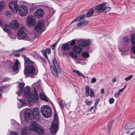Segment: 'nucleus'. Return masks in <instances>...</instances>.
Returning <instances> with one entry per match:
<instances>
[{
  "mask_svg": "<svg viewBox=\"0 0 135 135\" xmlns=\"http://www.w3.org/2000/svg\"><path fill=\"white\" fill-rule=\"evenodd\" d=\"M25 60V62L29 64L26 66L24 70V75L33 78L35 75H36L38 72V69L37 66L35 64V62L25 55H23Z\"/></svg>",
  "mask_w": 135,
  "mask_h": 135,
  "instance_id": "1",
  "label": "nucleus"
},
{
  "mask_svg": "<svg viewBox=\"0 0 135 135\" xmlns=\"http://www.w3.org/2000/svg\"><path fill=\"white\" fill-rule=\"evenodd\" d=\"M24 94L27 98L29 104L31 105L33 103H37L38 100V95L35 88L31 93L29 86H26L25 88Z\"/></svg>",
  "mask_w": 135,
  "mask_h": 135,
  "instance_id": "2",
  "label": "nucleus"
},
{
  "mask_svg": "<svg viewBox=\"0 0 135 135\" xmlns=\"http://www.w3.org/2000/svg\"><path fill=\"white\" fill-rule=\"evenodd\" d=\"M54 117V120L50 127V129L52 133L54 134H56L59 128V125L58 124L59 119L56 113H55Z\"/></svg>",
  "mask_w": 135,
  "mask_h": 135,
  "instance_id": "3",
  "label": "nucleus"
},
{
  "mask_svg": "<svg viewBox=\"0 0 135 135\" xmlns=\"http://www.w3.org/2000/svg\"><path fill=\"white\" fill-rule=\"evenodd\" d=\"M41 111L42 115L45 118H49L52 115L51 109L48 106L44 105L42 106L41 108Z\"/></svg>",
  "mask_w": 135,
  "mask_h": 135,
  "instance_id": "4",
  "label": "nucleus"
},
{
  "mask_svg": "<svg viewBox=\"0 0 135 135\" xmlns=\"http://www.w3.org/2000/svg\"><path fill=\"white\" fill-rule=\"evenodd\" d=\"M53 65L50 66L52 74L56 76H58V73L60 71L59 68L57 61L55 59H54L52 61Z\"/></svg>",
  "mask_w": 135,
  "mask_h": 135,
  "instance_id": "5",
  "label": "nucleus"
},
{
  "mask_svg": "<svg viewBox=\"0 0 135 135\" xmlns=\"http://www.w3.org/2000/svg\"><path fill=\"white\" fill-rule=\"evenodd\" d=\"M44 26V21L42 20H40L38 21L35 27V30L38 33H41L45 30Z\"/></svg>",
  "mask_w": 135,
  "mask_h": 135,
  "instance_id": "6",
  "label": "nucleus"
},
{
  "mask_svg": "<svg viewBox=\"0 0 135 135\" xmlns=\"http://www.w3.org/2000/svg\"><path fill=\"white\" fill-rule=\"evenodd\" d=\"M27 34V31L26 29L23 27L20 28L17 32L18 38L19 40L22 39H24Z\"/></svg>",
  "mask_w": 135,
  "mask_h": 135,
  "instance_id": "7",
  "label": "nucleus"
},
{
  "mask_svg": "<svg viewBox=\"0 0 135 135\" xmlns=\"http://www.w3.org/2000/svg\"><path fill=\"white\" fill-rule=\"evenodd\" d=\"M32 110L30 109H27L25 112V117L27 122H31L33 119Z\"/></svg>",
  "mask_w": 135,
  "mask_h": 135,
  "instance_id": "8",
  "label": "nucleus"
},
{
  "mask_svg": "<svg viewBox=\"0 0 135 135\" xmlns=\"http://www.w3.org/2000/svg\"><path fill=\"white\" fill-rule=\"evenodd\" d=\"M91 42V40L89 39H80L78 41V44L80 47H85L88 46Z\"/></svg>",
  "mask_w": 135,
  "mask_h": 135,
  "instance_id": "9",
  "label": "nucleus"
},
{
  "mask_svg": "<svg viewBox=\"0 0 135 135\" xmlns=\"http://www.w3.org/2000/svg\"><path fill=\"white\" fill-rule=\"evenodd\" d=\"M9 7L11 10L15 13H17V2L15 1L9 2Z\"/></svg>",
  "mask_w": 135,
  "mask_h": 135,
  "instance_id": "10",
  "label": "nucleus"
},
{
  "mask_svg": "<svg viewBox=\"0 0 135 135\" xmlns=\"http://www.w3.org/2000/svg\"><path fill=\"white\" fill-rule=\"evenodd\" d=\"M19 14L22 16H25L28 13V10L27 7L24 6H22L20 7L18 10Z\"/></svg>",
  "mask_w": 135,
  "mask_h": 135,
  "instance_id": "11",
  "label": "nucleus"
},
{
  "mask_svg": "<svg viewBox=\"0 0 135 135\" xmlns=\"http://www.w3.org/2000/svg\"><path fill=\"white\" fill-rule=\"evenodd\" d=\"M36 23V20L32 15H29L27 18V23L30 26L34 25Z\"/></svg>",
  "mask_w": 135,
  "mask_h": 135,
  "instance_id": "12",
  "label": "nucleus"
},
{
  "mask_svg": "<svg viewBox=\"0 0 135 135\" xmlns=\"http://www.w3.org/2000/svg\"><path fill=\"white\" fill-rule=\"evenodd\" d=\"M44 13V11L42 9H38L35 12L34 15L36 18H40L43 16Z\"/></svg>",
  "mask_w": 135,
  "mask_h": 135,
  "instance_id": "13",
  "label": "nucleus"
},
{
  "mask_svg": "<svg viewBox=\"0 0 135 135\" xmlns=\"http://www.w3.org/2000/svg\"><path fill=\"white\" fill-rule=\"evenodd\" d=\"M32 113L33 119H36V118H38L40 114L39 108L37 107L34 108L33 109Z\"/></svg>",
  "mask_w": 135,
  "mask_h": 135,
  "instance_id": "14",
  "label": "nucleus"
},
{
  "mask_svg": "<svg viewBox=\"0 0 135 135\" xmlns=\"http://www.w3.org/2000/svg\"><path fill=\"white\" fill-rule=\"evenodd\" d=\"M18 85L17 86V94H19L22 93L23 92V88L25 86V83L23 82L18 83Z\"/></svg>",
  "mask_w": 135,
  "mask_h": 135,
  "instance_id": "15",
  "label": "nucleus"
},
{
  "mask_svg": "<svg viewBox=\"0 0 135 135\" xmlns=\"http://www.w3.org/2000/svg\"><path fill=\"white\" fill-rule=\"evenodd\" d=\"M104 3L99 4L96 6L95 8V10L97 11V13H100L104 11Z\"/></svg>",
  "mask_w": 135,
  "mask_h": 135,
  "instance_id": "16",
  "label": "nucleus"
},
{
  "mask_svg": "<svg viewBox=\"0 0 135 135\" xmlns=\"http://www.w3.org/2000/svg\"><path fill=\"white\" fill-rule=\"evenodd\" d=\"M24 39L27 40H33L35 38V35L33 33L26 34Z\"/></svg>",
  "mask_w": 135,
  "mask_h": 135,
  "instance_id": "17",
  "label": "nucleus"
},
{
  "mask_svg": "<svg viewBox=\"0 0 135 135\" xmlns=\"http://www.w3.org/2000/svg\"><path fill=\"white\" fill-rule=\"evenodd\" d=\"M9 25L12 29H16L17 28V21L16 20L12 21L10 23Z\"/></svg>",
  "mask_w": 135,
  "mask_h": 135,
  "instance_id": "18",
  "label": "nucleus"
},
{
  "mask_svg": "<svg viewBox=\"0 0 135 135\" xmlns=\"http://www.w3.org/2000/svg\"><path fill=\"white\" fill-rule=\"evenodd\" d=\"M35 132H36L38 134H42L44 133V130L42 127L38 126Z\"/></svg>",
  "mask_w": 135,
  "mask_h": 135,
  "instance_id": "19",
  "label": "nucleus"
},
{
  "mask_svg": "<svg viewBox=\"0 0 135 135\" xmlns=\"http://www.w3.org/2000/svg\"><path fill=\"white\" fill-rule=\"evenodd\" d=\"M38 126L37 125L36 122H31L30 127L31 130L35 132Z\"/></svg>",
  "mask_w": 135,
  "mask_h": 135,
  "instance_id": "20",
  "label": "nucleus"
},
{
  "mask_svg": "<svg viewBox=\"0 0 135 135\" xmlns=\"http://www.w3.org/2000/svg\"><path fill=\"white\" fill-rule=\"evenodd\" d=\"M73 51L77 53L80 54L82 50V49L78 46H75L73 48Z\"/></svg>",
  "mask_w": 135,
  "mask_h": 135,
  "instance_id": "21",
  "label": "nucleus"
},
{
  "mask_svg": "<svg viewBox=\"0 0 135 135\" xmlns=\"http://www.w3.org/2000/svg\"><path fill=\"white\" fill-rule=\"evenodd\" d=\"M61 49L62 50L67 51L69 49L70 47L69 45L67 43H65L62 45Z\"/></svg>",
  "mask_w": 135,
  "mask_h": 135,
  "instance_id": "22",
  "label": "nucleus"
},
{
  "mask_svg": "<svg viewBox=\"0 0 135 135\" xmlns=\"http://www.w3.org/2000/svg\"><path fill=\"white\" fill-rule=\"evenodd\" d=\"M29 131L26 128L21 131V135H30Z\"/></svg>",
  "mask_w": 135,
  "mask_h": 135,
  "instance_id": "23",
  "label": "nucleus"
},
{
  "mask_svg": "<svg viewBox=\"0 0 135 135\" xmlns=\"http://www.w3.org/2000/svg\"><path fill=\"white\" fill-rule=\"evenodd\" d=\"M40 98L41 99L47 102L49 101L48 99L46 98V97L45 96L44 94L43 93H40Z\"/></svg>",
  "mask_w": 135,
  "mask_h": 135,
  "instance_id": "24",
  "label": "nucleus"
},
{
  "mask_svg": "<svg viewBox=\"0 0 135 135\" xmlns=\"http://www.w3.org/2000/svg\"><path fill=\"white\" fill-rule=\"evenodd\" d=\"M57 99L60 107L62 108H63L65 105V102L60 100L59 98H58Z\"/></svg>",
  "mask_w": 135,
  "mask_h": 135,
  "instance_id": "25",
  "label": "nucleus"
},
{
  "mask_svg": "<svg viewBox=\"0 0 135 135\" xmlns=\"http://www.w3.org/2000/svg\"><path fill=\"white\" fill-rule=\"evenodd\" d=\"M94 11L93 8H91L87 13L86 16L88 17H89L93 15L94 13Z\"/></svg>",
  "mask_w": 135,
  "mask_h": 135,
  "instance_id": "26",
  "label": "nucleus"
},
{
  "mask_svg": "<svg viewBox=\"0 0 135 135\" xmlns=\"http://www.w3.org/2000/svg\"><path fill=\"white\" fill-rule=\"evenodd\" d=\"M85 94L86 97H88L89 96L90 93V88L88 86H86L85 87Z\"/></svg>",
  "mask_w": 135,
  "mask_h": 135,
  "instance_id": "27",
  "label": "nucleus"
},
{
  "mask_svg": "<svg viewBox=\"0 0 135 135\" xmlns=\"http://www.w3.org/2000/svg\"><path fill=\"white\" fill-rule=\"evenodd\" d=\"M3 30L5 32H6L8 33L11 32V29L10 27L7 25H5L4 27L3 28Z\"/></svg>",
  "mask_w": 135,
  "mask_h": 135,
  "instance_id": "28",
  "label": "nucleus"
},
{
  "mask_svg": "<svg viewBox=\"0 0 135 135\" xmlns=\"http://www.w3.org/2000/svg\"><path fill=\"white\" fill-rule=\"evenodd\" d=\"M69 54L75 60L77 59V57L76 55L73 52H70L69 53Z\"/></svg>",
  "mask_w": 135,
  "mask_h": 135,
  "instance_id": "29",
  "label": "nucleus"
},
{
  "mask_svg": "<svg viewBox=\"0 0 135 135\" xmlns=\"http://www.w3.org/2000/svg\"><path fill=\"white\" fill-rule=\"evenodd\" d=\"M86 17V15H80L79 16L77 17L76 19L75 20L76 21H78L80 20L83 19Z\"/></svg>",
  "mask_w": 135,
  "mask_h": 135,
  "instance_id": "30",
  "label": "nucleus"
},
{
  "mask_svg": "<svg viewBox=\"0 0 135 135\" xmlns=\"http://www.w3.org/2000/svg\"><path fill=\"white\" fill-rule=\"evenodd\" d=\"M81 54L82 56L85 58H88L89 56L88 52L87 51L83 52Z\"/></svg>",
  "mask_w": 135,
  "mask_h": 135,
  "instance_id": "31",
  "label": "nucleus"
},
{
  "mask_svg": "<svg viewBox=\"0 0 135 135\" xmlns=\"http://www.w3.org/2000/svg\"><path fill=\"white\" fill-rule=\"evenodd\" d=\"M131 41L133 44H135V34L131 35Z\"/></svg>",
  "mask_w": 135,
  "mask_h": 135,
  "instance_id": "32",
  "label": "nucleus"
},
{
  "mask_svg": "<svg viewBox=\"0 0 135 135\" xmlns=\"http://www.w3.org/2000/svg\"><path fill=\"white\" fill-rule=\"evenodd\" d=\"M41 52L44 56L45 58L47 60H48V56L46 54V51L45 50H42L41 51Z\"/></svg>",
  "mask_w": 135,
  "mask_h": 135,
  "instance_id": "33",
  "label": "nucleus"
},
{
  "mask_svg": "<svg viewBox=\"0 0 135 135\" xmlns=\"http://www.w3.org/2000/svg\"><path fill=\"white\" fill-rule=\"evenodd\" d=\"M13 70L14 71H17V59H16L15 61V63L14 65L13 68Z\"/></svg>",
  "mask_w": 135,
  "mask_h": 135,
  "instance_id": "34",
  "label": "nucleus"
},
{
  "mask_svg": "<svg viewBox=\"0 0 135 135\" xmlns=\"http://www.w3.org/2000/svg\"><path fill=\"white\" fill-rule=\"evenodd\" d=\"M76 25L77 27H83L84 26L83 24V23L82 22H79L77 23L76 24Z\"/></svg>",
  "mask_w": 135,
  "mask_h": 135,
  "instance_id": "35",
  "label": "nucleus"
},
{
  "mask_svg": "<svg viewBox=\"0 0 135 135\" xmlns=\"http://www.w3.org/2000/svg\"><path fill=\"white\" fill-rule=\"evenodd\" d=\"M4 15L8 17H10L11 16V13L10 12L6 11L4 13Z\"/></svg>",
  "mask_w": 135,
  "mask_h": 135,
  "instance_id": "36",
  "label": "nucleus"
},
{
  "mask_svg": "<svg viewBox=\"0 0 135 135\" xmlns=\"http://www.w3.org/2000/svg\"><path fill=\"white\" fill-rule=\"evenodd\" d=\"M104 11H105V12H108L111 9V8L110 7H106L105 5L106 4V3H104Z\"/></svg>",
  "mask_w": 135,
  "mask_h": 135,
  "instance_id": "37",
  "label": "nucleus"
},
{
  "mask_svg": "<svg viewBox=\"0 0 135 135\" xmlns=\"http://www.w3.org/2000/svg\"><path fill=\"white\" fill-rule=\"evenodd\" d=\"M4 6V2H1L0 3V11L2 9Z\"/></svg>",
  "mask_w": 135,
  "mask_h": 135,
  "instance_id": "38",
  "label": "nucleus"
},
{
  "mask_svg": "<svg viewBox=\"0 0 135 135\" xmlns=\"http://www.w3.org/2000/svg\"><path fill=\"white\" fill-rule=\"evenodd\" d=\"M75 71L76 73L78 74L79 76H81L84 78L85 77V76L83 75L80 72L78 71L75 70Z\"/></svg>",
  "mask_w": 135,
  "mask_h": 135,
  "instance_id": "39",
  "label": "nucleus"
},
{
  "mask_svg": "<svg viewBox=\"0 0 135 135\" xmlns=\"http://www.w3.org/2000/svg\"><path fill=\"white\" fill-rule=\"evenodd\" d=\"M90 97H93L94 95V93L93 90L91 89H90Z\"/></svg>",
  "mask_w": 135,
  "mask_h": 135,
  "instance_id": "40",
  "label": "nucleus"
},
{
  "mask_svg": "<svg viewBox=\"0 0 135 135\" xmlns=\"http://www.w3.org/2000/svg\"><path fill=\"white\" fill-rule=\"evenodd\" d=\"M133 76L132 75H130L128 76L126 78H125V80L126 81H128L130 80L132 77Z\"/></svg>",
  "mask_w": 135,
  "mask_h": 135,
  "instance_id": "41",
  "label": "nucleus"
},
{
  "mask_svg": "<svg viewBox=\"0 0 135 135\" xmlns=\"http://www.w3.org/2000/svg\"><path fill=\"white\" fill-rule=\"evenodd\" d=\"M85 102L86 104L87 105H91V101H89L88 100H85Z\"/></svg>",
  "mask_w": 135,
  "mask_h": 135,
  "instance_id": "42",
  "label": "nucleus"
},
{
  "mask_svg": "<svg viewBox=\"0 0 135 135\" xmlns=\"http://www.w3.org/2000/svg\"><path fill=\"white\" fill-rule=\"evenodd\" d=\"M114 99L113 98H110L109 99V103L110 104H112L114 102Z\"/></svg>",
  "mask_w": 135,
  "mask_h": 135,
  "instance_id": "43",
  "label": "nucleus"
},
{
  "mask_svg": "<svg viewBox=\"0 0 135 135\" xmlns=\"http://www.w3.org/2000/svg\"><path fill=\"white\" fill-rule=\"evenodd\" d=\"M97 81V79L95 78H93L91 80V83H94Z\"/></svg>",
  "mask_w": 135,
  "mask_h": 135,
  "instance_id": "44",
  "label": "nucleus"
},
{
  "mask_svg": "<svg viewBox=\"0 0 135 135\" xmlns=\"http://www.w3.org/2000/svg\"><path fill=\"white\" fill-rule=\"evenodd\" d=\"M9 133L11 135H17V133L16 132H10Z\"/></svg>",
  "mask_w": 135,
  "mask_h": 135,
  "instance_id": "45",
  "label": "nucleus"
},
{
  "mask_svg": "<svg viewBox=\"0 0 135 135\" xmlns=\"http://www.w3.org/2000/svg\"><path fill=\"white\" fill-rule=\"evenodd\" d=\"M75 44V42L74 40H73L71 41L70 43V45L71 46H72L74 45Z\"/></svg>",
  "mask_w": 135,
  "mask_h": 135,
  "instance_id": "46",
  "label": "nucleus"
},
{
  "mask_svg": "<svg viewBox=\"0 0 135 135\" xmlns=\"http://www.w3.org/2000/svg\"><path fill=\"white\" fill-rule=\"evenodd\" d=\"M112 124L111 123L109 124V126H108L107 129H108V132H109L112 126Z\"/></svg>",
  "mask_w": 135,
  "mask_h": 135,
  "instance_id": "47",
  "label": "nucleus"
},
{
  "mask_svg": "<svg viewBox=\"0 0 135 135\" xmlns=\"http://www.w3.org/2000/svg\"><path fill=\"white\" fill-rule=\"evenodd\" d=\"M132 51L135 55V46L132 47Z\"/></svg>",
  "mask_w": 135,
  "mask_h": 135,
  "instance_id": "48",
  "label": "nucleus"
},
{
  "mask_svg": "<svg viewBox=\"0 0 135 135\" xmlns=\"http://www.w3.org/2000/svg\"><path fill=\"white\" fill-rule=\"evenodd\" d=\"M17 51L16 50L15 52H13L11 54V55L13 56L14 55L16 57L17 56Z\"/></svg>",
  "mask_w": 135,
  "mask_h": 135,
  "instance_id": "49",
  "label": "nucleus"
},
{
  "mask_svg": "<svg viewBox=\"0 0 135 135\" xmlns=\"http://www.w3.org/2000/svg\"><path fill=\"white\" fill-rule=\"evenodd\" d=\"M20 61L17 60V70L20 69Z\"/></svg>",
  "mask_w": 135,
  "mask_h": 135,
  "instance_id": "50",
  "label": "nucleus"
},
{
  "mask_svg": "<svg viewBox=\"0 0 135 135\" xmlns=\"http://www.w3.org/2000/svg\"><path fill=\"white\" fill-rule=\"evenodd\" d=\"M124 40L126 42H128L129 41V38L127 37H124L123 38Z\"/></svg>",
  "mask_w": 135,
  "mask_h": 135,
  "instance_id": "51",
  "label": "nucleus"
},
{
  "mask_svg": "<svg viewBox=\"0 0 135 135\" xmlns=\"http://www.w3.org/2000/svg\"><path fill=\"white\" fill-rule=\"evenodd\" d=\"M83 23L84 26H85L87 25L89 23V21H85L82 22Z\"/></svg>",
  "mask_w": 135,
  "mask_h": 135,
  "instance_id": "52",
  "label": "nucleus"
},
{
  "mask_svg": "<svg viewBox=\"0 0 135 135\" xmlns=\"http://www.w3.org/2000/svg\"><path fill=\"white\" fill-rule=\"evenodd\" d=\"M46 52H47L48 54H50L51 52V50L50 49H47L46 50Z\"/></svg>",
  "mask_w": 135,
  "mask_h": 135,
  "instance_id": "53",
  "label": "nucleus"
},
{
  "mask_svg": "<svg viewBox=\"0 0 135 135\" xmlns=\"http://www.w3.org/2000/svg\"><path fill=\"white\" fill-rule=\"evenodd\" d=\"M0 26L3 28V23L2 20L0 19Z\"/></svg>",
  "mask_w": 135,
  "mask_h": 135,
  "instance_id": "54",
  "label": "nucleus"
},
{
  "mask_svg": "<svg viewBox=\"0 0 135 135\" xmlns=\"http://www.w3.org/2000/svg\"><path fill=\"white\" fill-rule=\"evenodd\" d=\"M11 123L14 125L16 124V121L12 119L11 120Z\"/></svg>",
  "mask_w": 135,
  "mask_h": 135,
  "instance_id": "55",
  "label": "nucleus"
},
{
  "mask_svg": "<svg viewBox=\"0 0 135 135\" xmlns=\"http://www.w3.org/2000/svg\"><path fill=\"white\" fill-rule=\"evenodd\" d=\"M131 125H132V127L130 128V129H132L135 128V122H134L133 123L131 124Z\"/></svg>",
  "mask_w": 135,
  "mask_h": 135,
  "instance_id": "56",
  "label": "nucleus"
},
{
  "mask_svg": "<svg viewBox=\"0 0 135 135\" xmlns=\"http://www.w3.org/2000/svg\"><path fill=\"white\" fill-rule=\"evenodd\" d=\"M120 94L118 92L117 93H116L114 94V97L115 98H117L119 96V95Z\"/></svg>",
  "mask_w": 135,
  "mask_h": 135,
  "instance_id": "57",
  "label": "nucleus"
},
{
  "mask_svg": "<svg viewBox=\"0 0 135 135\" xmlns=\"http://www.w3.org/2000/svg\"><path fill=\"white\" fill-rule=\"evenodd\" d=\"M24 49L23 48H21L20 50H17V53L18 52H22Z\"/></svg>",
  "mask_w": 135,
  "mask_h": 135,
  "instance_id": "58",
  "label": "nucleus"
},
{
  "mask_svg": "<svg viewBox=\"0 0 135 135\" xmlns=\"http://www.w3.org/2000/svg\"><path fill=\"white\" fill-rule=\"evenodd\" d=\"M10 78L7 77V78H5L4 79V80H3V82H5L6 81H7Z\"/></svg>",
  "mask_w": 135,
  "mask_h": 135,
  "instance_id": "59",
  "label": "nucleus"
},
{
  "mask_svg": "<svg viewBox=\"0 0 135 135\" xmlns=\"http://www.w3.org/2000/svg\"><path fill=\"white\" fill-rule=\"evenodd\" d=\"M123 90L124 89L122 88L121 89H120L118 91V92L120 94V93H121L123 91Z\"/></svg>",
  "mask_w": 135,
  "mask_h": 135,
  "instance_id": "60",
  "label": "nucleus"
},
{
  "mask_svg": "<svg viewBox=\"0 0 135 135\" xmlns=\"http://www.w3.org/2000/svg\"><path fill=\"white\" fill-rule=\"evenodd\" d=\"M99 99H97L95 102V104L97 105L99 102Z\"/></svg>",
  "mask_w": 135,
  "mask_h": 135,
  "instance_id": "61",
  "label": "nucleus"
},
{
  "mask_svg": "<svg viewBox=\"0 0 135 135\" xmlns=\"http://www.w3.org/2000/svg\"><path fill=\"white\" fill-rule=\"evenodd\" d=\"M104 92V90L103 89H102L101 90V94H103Z\"/></svg>",
  "mask_w": 135,
  "mask_h": 135,
  "instance_id": "62",
  "label": "nucleus"
},
{
  "mask_svg": "<svg viewBox=\"0 0 135 135\" xmlns=\"http://www.w3.org/2000/svg\"><path fill=\"white\" fill-rule=\"evenodd\" d=\"M116 79L115 78H114L112 79V81L113 82H115L116 81Z\"/></svg>",
  "mask_w": 135,
  "mask_h": 135,
  "instance_id": "63",
  "label": "nucleus"
},
{
  "mask_svg": "<svg viewBox=\"0 0 135 135\" xmlns=\"http://www.w3.org/2000/svg\"><path fill=\"white\" fill-rule=\"evenodd\" d=\"M57 42H55L52 45L55 47L56 45H57Z\"/></svg>",
  "mask_w": 135,
  "mask_h": 135,
  "instance_id": "64",
  "label": "nucleus"
}]
</instances>
